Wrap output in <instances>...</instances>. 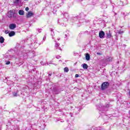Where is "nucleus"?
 I'll return each mask as SVG.
<instances>
[{"label": "nucleus", "instance_id": "1", "mask_svg": "<svg viewBox=\"0 0 130 130\" xmlns=\"http://www.w3.org/2000/svg\"><path fill=\"white\" fill-rule=\"evenodd\" d=\"M16 12H14V10H10L8 13V18H14V19H16L17 16L15 15Z\"/></svg>", "mask_w": 130, "mask_h": 130}, {"label": "nucleus", "instance_id": "2", "mask_svg": "<svg viewBox=\"0 0 130 130\" xmlns=\"http://www.w3.org/2000/svg\"><path fill=\"white\" fill-rule=\"evenodd\" d=\"M108 87H109V82H105L104 83H102V84L101 85V90H102V91L104 90H106V89H107V88H108Z\"/></svg>", "mask_w": 130, "mask_h": 130}, {"label": "nucleus", "instance_id": "3", "mask_svg": "<svg viewBox=\"0 0 130 130\" xmlns=\"http://www.w3.org/2000/svg\"><path fill=\"white\" fill-rule=\"evenodd\" d=\"M34 16V13L32 12V11H28L26 14L25 17L27 19H29L31 18V17H33Z\"/></svg>", "mask_w": 130, "mask_h": 130}, {"label": "nucleus", "instance_id": "4", "mask_svg": "<svg viewBox=\"0 0 130 130\" xmlns=\"http://www.w3.org/2000/svg\"><path fill=\"white\" fill-rule=\"evenodd\" d=\"M99 36L100 38L103 39L104 38V36H105V32H104L103 30H101L99 32Z\"/></svg>", "mask_w": 130, "mask_h": 130}, {"label": "nucleus", "instance_id": "5", "mask_svg": "<svg viewBox=\"0 0 130 130\" xmlns=\"http://www.w3.org/2000/svg\"><path fill=\"white\" fill-rule=\"evenodd\" d=\"M9 29L11 30H14V29H15L16 27H17V25L15 23H11L9 25Z\"/></svg>", "mask_w": 130, "mask_h": 130}, {"label": "nucleus", "instance_id": "6", "mask_svg": "<svg viewBox=\"0 0 130 130\" xmlns=\"http://www.w3.org/2000/svg\"><path fill=\"white\" fill-rule=\"evenodd\" d=\"M18 14L20 16H24L25 15V12L23 10H20L18 11Z\"/></svg>", "mask_w": 130, "mask_h": 130}, {"label": "nucleus", "instance_id": "7", "mask_svg": "<svg viewBox=\"0 0 130 130\" xmlns=\"http://www.w3.org/2000/svg\"><path fill=\"white\" fill-rule=\"evenodd\" d=\"M16 33L14 31H10V33H9V37H12V36H15V35Z\"/></svg>", "mask_w": 130, "mask_h": 130}, {"label": "nucleus", "instance_id": "8", "mask_svg": "<svg viewBox=\"0 0 130 130\" xmlns=\"http://www.w3.org/2000/svg\"><path fill=\"white\" fill-rule=\"evenodd\" d=\"M85 58L86 60H90V55L89 53H87L85 55Z\"/></svg>", "mask_w": 130, "mask_h": 130}, {"label": "nucleus", "instance_id": "9", "mask_svg": "<svg viewBox=\"0 0 130 130\" xmlns=\"http://www.w3.org/2000/svg\"><path fill=\"white\" fill-rule=\"evenodd\" d=\"M82 68L84 70H87L88 69V65L86 63H84V64H83Z\"/></svg>", "mask_w": 130, "mask_h": 130}, {"label": "nucleus", "instance_id": "10", "mask_svg": "<svg viewBox=\"0 0 130 130\" xmlns=\"http://www.w3.org/2000/svg\"><path fill=\"white\" fill-rule=\"evenodd\" d=\"M5 42V39L3 37H0V43H4Z\"/></svg>", "mask_w": 130, "mask_h": 130}, {"label": "nucleus", "instance_id": "11", "mask_svg": "<svg viewBox=\"0 0 130 130\" xmlns=\"http://www.w3.org/2000/svg\"><path fill=\"white\" fill-rule=\"evenodd\" d=\"M113 59V57H109L107 59V61H109L110 62L112 61Z\"/></svg>", "mask_w": 130, "mask_h": 130}, {"label": "nucleus", "instance_id": "12", "mask_svg": "<svg viewBox=\"0 0 130 130\" xmlns=\"http://www.w3.org/2000/svg\"><path fill=\"white\" fill-rule=\"evenodd\" d=\"M64 72L65 73H69V68L66 67L64 68Z\"/></svg>", "mask_w": 130, "mask_h": 130}, {"label": "nucleus", "instance_id": "13", "mask_svg": "<svg viewBox=\"0 0 130 130\" xmlns=\"http://www.w3.org/2000/svg\"><path fill=\"white\" fill-rule=\"evenodd\" d=\"M107 38H111V34L110 32L107 34L106 35Z\"/></svg>", "mask_w": 130, "mask_h": 130}, {"label": "nucleus", "instance_id": "14", "mask_svg": "<svg viewBox=\"0 0 130 130\" xmlns=\"http://www.w3.org/2000/svg\"><path fill=\"white\" fill-rule=\"evenodd\" d=\"M14 97H17L18 96V92H14L12 93Z\"/></svg>", "mask_w": 130, "mask_h": 130}, {"label": "nucleus", "instance_id": "15", "mask_svg": "<svg viewBox=\"0 0 130 130\" xmlns=\"http://www.w3.org/2000/svg\"><path fill=\"white\" fill-rule=\"evenodd\" d=\"M20 0H14V4L18 5Z\"/></svg>", "mask_w": 130, "mask_h": 130}, {"label": "nucleus", "instance_id": "16", "mask_svg": "<svg viewBox=\"0 0 130 130\" xmlns=\"http://www.w3.org/2000/svg\"><path fill=\"white\" fill-rule=\"evenodd\" d=\"M25 11H26V12H28V11H29V7H26V8H25Z\"/></svg>", "mask_w": 130, "mask_h": 130}, {"label": "nucleus", "instance_id": "17", "mask_svg": "<svg viewBox=\"0 0 130 130\" xmlns=\"http://www.w3.org/2000/svg\"><path fill=\"white\" fill-rule=\"evenodd\" d=\"M9 30H6L5 31V34H9Z\"/></svg>", "mask_w": 130, "mask_h": 130}, {"label": "nucleus", "instance_id": "18", "mask_svg": "<svg viewBox=\"0 0 130 130\" xmlns=\"http://www.w3.org/2000/svg\"><path fill=\"white\" fill-rule=\"evenodd\" d=\"M11 63V62L10 61H8L6 63V64H10Z\"/></svg>", "mask_w": 130, "mask_h": 130}, {"label": "nucleus", "instance_id": "19", "mask_svg": "<svg viewBox=\"0 0 130 130\" xmlns=\"http://www.w3.org/2000/svg\"><path fill=\"white\" fill-rule=\"evenodd\" d=\"M75 77L76 78H79V74H76L75 75Z\"/></svg>", "mask_w": 130, "mask_h": 130}, {"label": "nucleus", "instance_id": "20", "mask_svg": "<svg viewBox=\"0 0 130 130\" xmlns=\"http://www.w3.org/2000/svg\"><path fill=\"white\" fill-rule=\"evenodd\" d=\"M122 33H123V31H119V34H122Z\"/></svg>", "mask_w": 130, "mask_h": 130}, {"label": "nucleus", "instance_id": "21", "mask_svg": "<svg viewBox=\"0 0 130 130\" xmlns=\"http://www.w3.org/2000/svg\"><path fill=\"white\" fill-rule=\"evenodd\" d=\"M97 54H98V55H102V54H101V53H97Z\"/></svg>", "mask_w": 130, "mask_h": 130}, {"label": "nucleus", "instance_id": "22", "mask_svg": "<svg viewBox=\"0 0 130 130\" xmlns=\"http://www.w3.org/2000/svg\"><path fill=\"white\" fill-rule=\"evenodd\" d=\"M24 1H28V0H24Z\"/></svg>", "mask_w": 130, "mask_h": 130}]
</instances>
